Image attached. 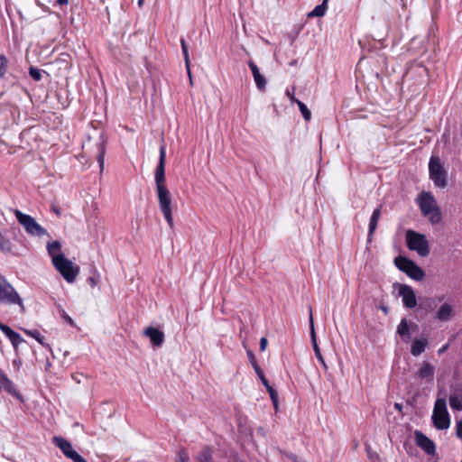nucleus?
Segmentation results:
<instances>
[{
  "instance_id": "obj_19",
  "label": "nucleus",
  "mask_w": 462,
  "mask_h": 462,
  "mask_svg": "<svg viewBox=\"0 0 462 462\" xmlns=\"http://www.w3.org/2000/svg\"><path fill=\"white\" fill-rule=\"evenodd\" d=\"M310 337H311V342H312L313 349L315 352V356L318 359H321L322 355H321L320 349L318 346L317 339H316V333H315V328H314L311 310H310Z\"/></svg>"
},
{
  "instance_id": "obj_7",
  "label": "nucleus",
  "mask_w": 462,
  "mask_h": 462,
  "mask_svg": "<svg viewBox=\"0 0 462 462\" xmlns=\"http://www.w3.org/2000/svg\"><path fill=\"white\" fill-rule=\"evenodd\" d=\"M430 178L438 188L444 189L448 185V173L439 158L432 156L429 162Z\"/></svg>"
},
{
  "instance_id": "obj_32",
  "label": "nucleus",
  "mask_w": 462,
  "mask_h": 462,
  "mask_svg": "<svg viewBox=\"0 0 462 462\" xmlns=\"http://www.w3.org/2000/svg\"><path fill=\"white\" fill-rule=\"evenodd\" d=\"M296 104L298 105V106L302 114L303 118L306 121H310L311 119V113L309 110V108L306 106V105L303 102H301L300 100H296Z\"/></svg>"
},
{
  "instance_id": "obj_58",
  "label": "nucleus",
  "mask_w": 462,
  "mask_h": 462,
  "mask_svg": "<svg viewBox=\"0 0 462 462\" xmlns=\"http://www.w3.org/2000/svg\"><path fill=\"white\" fill-rule=\"evenodd\" d=\"M55 213H56L57 215H60V210H57V209H55Z\"/></svg>"
},
{
  "instance_id": "obj_23",
  "label": "nucleus",
  "mask_w": 462,
  "mask_h": 462,
  "mask_svg": "<svg viewBox=\"0 0 462 462\" xmlns=\"http://www.w3.org/2000/svg\"><path fill=\"white\" fill-rule=\"evenodd\" d=\"M61 244L59 241H52L47 244V251L49 255L51 257V262L53 263V259L57 256H64L63 254L60 253Z\"/></svg>"
},
{
  "instance_id": "obj_18",
  "label": "nucleus",
  "mask_w": 462,
  "mask_h": 462,
  "mask_svg": "<svg viewBox=\"0 0 462 462\" xmlns=\"http://www.w3.org/2000/svg\"><path fill=\"white\" fill-rule=\"evenodd\" d=\"M453 316V307L449 303H444L436 313V319L440 321H448Z\"/></svg>"
},
{
  "instance_id": "obj_34",
  "label": "nucleus",
  "mask_w": 462,
  "mask_h": 462,
  "mask_svg": "<svg viewBox=\"0 0 462 462\" xmlns=\"http://www.w3.org/2000/svg\"><path fill=\"white\" fill-rule=\"evenodd\" d=\"M264 386H265L267 392L270 394V397L272 399L273 406L277 409V407H278V395H277L276 391L270 385L269 383H267V385H264Z\"/></svg>"
},
{
  "instance_id": "obj_9",
  "label": "nucleus",
  "mask_w": 462,
  "mask_h": 462,
  "mask_svg": "<svg viewBox=\"0 0 462 462\" xmlns=\"http://www.w3.org/2000/svg\"><path fill=\"white\" fill-rule=\"evenodd\" d=\"M394 263L401 271L415 281H421L425 277L424 271L407 257L398 256L394 259Z\"/></svg>"
},
{
  "instance_id": "obj_48",
  "label": "nucleus",
  "mask_w": 462,
  "mask_h": 462,
  "mask_svg": "<svg viewBox=\"0 0 462 462\" xmlns=\"http://www.w3.org/2000/svg\"><path fill=\"white\" fill-rule=\"evenodd\" d=\"M319 361L321 363V365H323V367H324L325 369H328V365H327V364H326V362H325V360H324L323 356L321 357V359H319Z\"/></svg>"
},
{
  "instance_id": "obj_39",
  "label": "nucleus",
  "mask_w": 462,
  "mask_h": 462,
  "mask_svg": "<svg viewBox=\"0 0 462 462\" xmlns=\"http://www.w3.org/2000/svg\"><path fill=\"white\" fill-rule=\"evenodd\" d=\"M29 74L36 81H39L42 79V73H41L40 69H38L36 68L31 67L30 70H29Z\"/></svg>"
},
{
  "instance_id": "obj_30",
  "label": "nucleus",
  "mask_w": 462,
  "mask_h": 462,
  "mask_svg": "<svg viewBox=\"0 0 462 462\" xmlns=\"http://www.w3.org/2000/svg\"><path fill=\"white\" fill-rule=\"evenodd\" d=\"M12 248L13 245L9 238L0 233V251L7 254L12 252Z\"/></svg>"
},
{
  "instance_id": "obj_25",
  "label": "nucleus",
  "mask_w": 462,
  "mask_h": 462,
  "mask_svg": "<svg viewBox=\"0 0 462 462\" xmlns=\"http://www.w3.org/2000/svg\"><path fill=\"white\" fill-rule=\"evenodd\" d=\"M380 216H381V208H377L374 210V212L371 216V218H370L369 232H368L369 236H371L374 234V232L375 231Z\"/></svg>"
},
{
  "instance_id": "obj_3",
  "label": "nucleus",
  "mask_w": 462,
  "mask_h": 462,
  "mask_svg": "<svg viewBox=\"0 0 462 462\" xmlns=\"http://www.w3.org/2000/svg\"><path fill=\"white\" fill-rule=\"evenodd\" d=\"M0 304H16L21 308L22 312L25 311L22 298L17 293L15 289L2 275H0Z\"/></svg>"
},
{
  "instance_id": "obj_54",
  "label": "nucleus",
  "mask_w": 462,
  "mask_h": 462,
  "mask_svg": "<svg viewBox=\"0 0 462 462\" xmlns=\"http://www.w3.org/2000/svg\"><path fill=\"white\" fill-rule=\"evenodd\" d=\"M258 431L261 432L262 435L264 434L263 429L262 427L258 429Z\"/></svg>"
},
{
  "instance_id": "obj_28",
  "label": "nucleus",
  "mask_w": 462,
  "mask_h": 462,
  "mask_svg": "<svg viewBox=\"0 0 462 462\" xmlns=\"http://www.w3.org/2000/svg\"><path fill=\"white\" fill-rule=\"evenodd\" d=\"M24 333L27 334L28 336L35 338L41 345H42L43 346H45L49 350H51V346L44 342V337L40 333L39 330H37V329H33V330L24 329Z\"/></svg>"
},
{
  "instance_id": "obj_49",
  "label": "nucleus",
  "mask_w": 462,
  "mask_h": 462,
  "mask_svg": "<svg viewBox=\"0 0 462 462\" xmlns=\"http://www.w3.org/2000/svg\"><path fill=\"white\" fill-rule=\"evenodd\" d=\"M319 361L321 363V365H323V367H324L325 369H328V365H327V364H326V362H325V360H324L323 356L321 357V359H319Z\"/></svg>"
},
{
  "instance_id": "obj_31",
  "label": "nucleus",
  "mask_w": 462,
  "mask_h": 462,
  "mask_svg": "<svg viewBox=\"0 0 462 462\" xmlns=\"http://www.w3.org/2000/svg\"><path fill=\"white\" fill-rule=\"evenodd\" d=\"M327 10V5L325 3L317 5L310 13H309L308 17H321L325 14Z\"/></svg>"
},
{
  "instance_id": "obj_52",
  "label": "nucleus",
  "mask_w": 462,
  "mask_h": 462,
  "mask_svg": "<svg viewBox=\"0 0 462 462\" xmlns=\"http://www.w3.org/2000/svg\"><path fill=\"white\" fill-rule=\"evenodd\" d=\"M381 309H382V310H383L385 314H387V312H388V309H387V307L383 306Z\"/></svg>"
},
{
  "instance_id": "obj_51",
  "label": "nucleus",
  "mask_w": 462,
  "mask_h": 462,
  "mask_svg": "<svg viewBox=\"0 0 462 462\" xmlns=\"http://www.w3.org/2000/svg\"><path fill=\"white\" fill-rule=\"evenodd\" d=\"M394 407H395V409H397V410L401 411L402 406V404H400V403H395V404H394Z\"/></svg>"
},
{
  "instance_id": "obj_2",
  "label": "nucleus",
  "mask_w": 462,
  "mask_h": 462,
  "mask_svg": "<svg viewBox=\"0 0 462 462\" xmlns=\"http://www.w3.org/2000/svg\"><path fill=\"white\" fill-rule=\"evenodd\" d=\"M421 214L428 217L432 225H437L441 221V213L437 205V201L430 192L423 191L417 199Z\"/></svg>"
},
{
  "instance_id": "obj_6",
  "label": "nucleus",
  "mask_w": 462,
  "mask_h": 462,
  "mask_svg": "<svg viewBox=\"0 0 462 462\" xmlns=\"http://www.w3.org/2000/svg\"><path fill=\"white\" fill-rule=\"evenodd\" d=\"M52 264L68 282H73L79 273V267L74 265L65 255L55 257Z\"/></svg>"
},
{
  "instance_id": "obj_61",
  "label": "nucleus",
  "mask_w": 462,
  "mask_h": 462,
  "mask_svg": "<svg viewBox=\"0 0 462 462\" xmlns=\"http://www.w3.org/2000/svg\"><path fill=\"white\" fill-rule=\"evenodd\" d=\"M461 462H462V460H461Z\"/></svg>"
},
{
  "instance_id": "obj_55",
  "label": "nucleus",
  "mask_w": 462,
  "mask_h": 462,
  "mask_svg": "<svg viewBox=\"0 0 462 462\" xmlns=\"http://www.w3.org/2000/svg\"><path fill=\"white\" fill-rule=\"evenodd\" d=\"M144 0H138L139 6H142L143 5Z\"/></svg>"
},
{
  "instance_id": "obj_46",
  "label": "nucleus",
  "mask_w": 462,
  "mask_h": 462,
  "mask_svg": "<svg viewBox=\"0 0 462 462\" xmlns=\"http://www.w3.org/2000/svg\"><path fill=\"white\" fill-rule=\"evenodd\" d=\"M79 376H82V374H73V375H72V378H73L77 383H79L81 381H80V377H79Z\"/></svg>"
},
{
  "instance_id": "obj_40",
  "label": "nucleus",
  "mask_w": 462,
  "mask_h": 462,
  "mask_svg": "<svg viewBox=\"0 0 462 462\" xmlns=\"http://www.w3.org/2000/svg\"><path fill=\"white\" fill-rule=\"evenodd\" d=\"M0 329L2 332L9 338L12 334L14 332L9 326L5 324H0Z\"/></svg>"
},
{
  "instance_id": "obj_17",
  "label": "nucleus",
  "mask_w": 462,
  "mask_h": 462,
  "mask_svg": "<svg viewBox=\"0 0 462 462\" xmlns=\"http://www.w3.org/2000/svg\"><path fill=\"white\" fill-rule=\"evenodd\" d=\"M97 160L100 168V172H102L104 171L106 153V142L102 134L99 135L98 140L97 142Z\"/></svg>"
},
{
  "instance_id": "obj_5",
  "label": "nucleus",
  "mask_w": 462,
  "mask_h": 462,
  "mask_svg": "<svg viewBox=\"0 0 462 462\" xmlns=\"http://www.w3.org/2000/svg\"><path fill=\"white\" fill-rule=\"evenodd\" d=\"M406 244L410 250L415 251L421 257L430 254V245L426 236L413 230L406 232Z\"/></svg>"
},
{
  "instance_id": "obj_10",
  "label": "nucleus",
  "mask_w": 462,
  "mask_h": 462,
  "mask_svg": "<svg viewBox=\"0 0 462 462\" xmlns=\"http://www.w3.org/2000/svg\"><path fill=\"white\" fill-rule=\"evenodd\" d=\"M414 437L416 445L420 448L428 456L436 455L435 443L425 434L420 430H415Z\"/></svg>"
},
{
  "instance_id": "obj_37",
  "label": "nucleus",
  "mask_w": 462,
  "mask_h": 462,
  "mask_svg": "<svg viewBox=\"0 0 462 462\" xmlns=\"http://www.w3.org/2000/svg\"><path fill=\"white\" fill-rule=\"evenodd\" d=\"M67 457L70 458L73 462H87L85 458H83L76 450L72 449L69 454L66 456Z\"/></svg>"
},
{
  "instance_id": "obj_16",
  "label": "nucleus",
  "mask_w": 462,
  "mask_h": 462,
  "mask_svg": "<svg viewBox=\"0 0 462 462\" xmlns=\"http://www.w3.org/2000/svg\"><path fill=\"white\" fill-rule=\"evenodd\" d=\"M428 345L427 337L414 338L411 346V354L413 356H420L425 351Z\"/></svg>"
},
{
  "instance_id": "obj_53",
  "label": "nucleus",
  "mask_w": 462,
  "mask_h": 462,
  "mask_svg": "<svg viewBox=\"0 0 462 462\" xmlns=\"http://www.w3.org/2000/svg\"><path fill=\"white\" fill-rule=\"evenodd\" d=\"M296 64H297V60H294L291 62H290L291 66H295Z\"/></svg>"
},
{
  "instance_id": "obj_57",
  "label": "nucleus",
  "mask_w": 462,
  "mask_h": 462,
  "mask_svg": "<svg viewBox=\"0 0 462 462\" xmlns=\"http://www.w3.org/2000/svg\"><path fill=\"white\" fill-rule=\"evenodd\" d=\"M411 327H412V328H418V325H417V324H415V323H412V324H411Z\"/></svg>"
},
{
  "instance_id": "obj_41",
  "label": "nucleus",
  "mask_w": 462,
  "mask_h": 462,
  "mask_svg": "<svg viewBox=\"0 0 462 462\" xmlns=\"http://www.w3.org/2000/svg\"><path fill=\"white\" fill-rule=\"evenodd\" d=\"M457 437L462 439V420L457 422Z\"/></svg>"
},
{
  "instance_id": "obj_15",
  "label": "nucleus",
  "mask_w": 462,
  "mask_h": 462,
  "mask_svg": "<svg viewBox=\"0 0 462 462\" xmlns=\"http://www.w3.org/2000/svg\"><path fill=\"white\" fill-rule=\"evenodd\" d=\"M248 66L252 71V74H253V77H254V79L257 88L260 91H264L265 88H266L265 78L260 73V70H259L257 65L254 61H252V60L248 61Z\"/></svg>"
},
{
  "instance_id": "obj_13",
  "label": "nucleus",
  "mask_w": 462,
  "mask_h": 462,
  "mask_svg": "<svg viewBox=\"0 0 462 462\" xmlns=\"http://www.w3.org/2000/svg\"><path fill=\"white\" fill-rule=\"evenodd\" d=\"M143 334L148 337L154 346H161L164 342V333L153 327H148L143 330Z\"/></svg>"
},
{
  "instance_id": "obj_12",
  "label": "nucleus",
  "mask_w": 462,
  "mask_h": 462,
  "mask_svg": "<svg viewBox=\"0 0 462 462\" xmlns=\"http://www.w3.org/2000/svg\"><path fill=\"white\" fill-rule=\"evenodd\" d=\"M449 405L454 411H462V383H456L451 387Z\"/></svg>"
},
{
  "instance_id": "obj_14",
  "label": "nucleus",
  "mask_w": 462,
  "mask_h": 462,
  "mask_svg": "<svg viewBox=\"0 0 462 462\" xmlns=\"http://www.w3.org/2000/svg\"><path fill=\"white\" fill-rule=\"evenodd\" d=\"M435 367L429 362H423L421 367L415 374L420 379H425L427 383H431L434 379Z\"/></svg>"
},
{
  "instance_id": "obj_21",
  "label": "nucleus",
  "mask_w": 462,
  "mask_h": 462,
  "mask_svg": "<svg viewBox=\"0 0 462 462\" xmlns=\"http://www.w3.org/2000/svg\"><path fill=\"white\" fill-rule=\"evenodd\" d=\"M213 449L205 446L197 455L196 462H214L213 461Z\"/></svg>"
},
{
  "instance_id": "obj_36",
  "label": "nucleus",
  "mask_w": 462,
  "mask_h": 462,
  "mask_svg": "<svg viewBox=\"0 0 462 462\" xmlns=\"http://www.w3.org/2000/svg\"><path fill=\"white\" fill-rule=\"evenodd\" d=\"M9 340L12 342V345L14 346V348H17L18 346L24 341L23 338L20 336V334H18L15 331L9 337Z\"/></svg>"
},
{
  "instance_id": "obj_8",
  "label": "nucleus",
  "mask_w": 462,
  "mask_h": 462,
  "mask_svg": "<svg viewBox=\"0 0 462 462\" xmlns=\"http://www.w3.org/2000/svg\"><path fill=\"white\" fill-rule=\"evenodd\" d=\"M13 212L27 234L33 236H42L47 234L46 229L40 226L32 216L24 214L19 209H14Z\"/></svg>"
},
{
  "instance_id": "obj_24",
  "label": "nucleus",
  "mask_w": 462,
  "mask_h": 462,
  "mask_svg": "<svg viewBox=\"0 0 462 462\" xmlns=\"http://www.w3.org/2000/svg\"><path fill=\"white\" fill-rule=\"evenodd\" d=\"M397 333L404 341H408L411 337L410 326L405 319H402L397 327Z\"/></svg>"
},
{
  "instance_id": "obj_35",
  "label": "nucleus",
  "mask_w": 462,
  "mask_h": 462,
  "mask_svg": "<svg viewBox=\"0 0 462 462\" xmlns=\"http://www.w3.org/2000/svg\"><path fill=\"white\" fill-rule=\"evenodd\" d=\"M365 451L367 453L368 458L371 462H379L380 457L379 455L372 450V448L369 444L365 445Z\"/></svg>"
},
{
  "instance_id": "obj_33",
  "label": "nucleus",
  "mask_w": 462,
  "mask_h": 462,
  "mask_svg": "<svg viewBox=\"0 0 462 462\" xmlns=\"http://www.w3.org/2000/svg\"><path fill=\"white\" fill-rule=\"evenodd\" d=\"M189 455L185 448H181L177 452V457L175 462H189Z\"/></svg>"
},
{
  "instance_id": "obj_29",
  "label": "nucleus",
  "mask_w": 462,
  "mask_h": 462,
  "mask_svg": "<svg viewBox=\"0 0 462 462\" xmlns=\"http://www.w3.org/2000/svg\"><path fill=\"white\" fill-rule=\"evenodd\" d=\"M180 44H181L182 53H183V56H184V60H185V65H186V68H187L188 75L189 77L190 82L192 83L191 72H190V69H189V51H188V46H187L186 42H185L184 39L180 40Z\"/></svg>"
},
{
  "instance_id": "obj_50",
  "label": "nucleus",
  "mask_w": 462,
  "mask_h": 462,
  "mask_svg": "<svg viewBox=\"0 0 462 462\" xmlns=\"http://www.w3.org/2000/svg\"><path fill=\"white\" fill-rule=\"evenodd\" d=\"M448 348V345H445L444 346H442L439 351L438 353L440 355L442 353H444Z\"/></svg>"
},
{
  "instance_id": "obj_4",
  "label": "nucleus",
  "mask_w": 462,
  "mask_h": 462,
  "mask_svg": "<svg viewBox=\"0 0 462 462\" xmlns=\"http://www.w3.org/2000/svg\"><path fill=\"white\" fill-rule=\"evenodd\" d=\"M432 423L437 430H448L450 426V417L447 409V402L444 398L437 399L433 412Z\"/></svg>"
},
{
  "instance_id": "obj_27",
  "label": "nucleus",
  "mask_w": 462,
  "mask_h": 462,
  "mask_svg": "<svg viewBox=\"0 0 462 462\" xmlns=\"http://www.w3.org/2000/svg\"><path fill=\"white\" fill-rule=\"evenodd\" d=\"M4 388L12 395L16 397L18 400L23 402V396L20 394L19 392L16 391L14 384L12 381H10L8 378H4Z\"/></svg>"
},
{
  "instance_id": "obj_44",
  "label": "nucleus",
  "mask_w": 462,
  "mask_h": 462,
  "mask_svg": "<svg viewBox=\"0 0 462 462\" xmlns=\"http://www.w3.org/2000/svg\"><path fill=\"white\" fill-rule=\"evenodd\" d=\"M87 281L90 284L91 287H95L97 283V281L95 277H88Z\"/></svg>"
},
{
  "instance_id": "obj_56",
  "label": "nucleus",
  "mask_w": 462,
  "mask_h": 462,
  "mask_svg": "<svg viewBox=\"0 0 462 462\" xmlns=\"http://www.w3.org/2000/svg\"><path fill=\"white\" fill-rule=\"evenodd\" d=\"M437 300H438V301H441V300H442V298L439 297V298H437ZM432 301H436V299H435V298H434V299H432Z\"/></svg>"
},
{
  "instance_id": "obj_11",
  "label": "nucleus",
  "mask_w": 462,
  "mask_h": 462,
  "mask_svg": "<svg viewBox=\"0 0 462 462\" xmlns=\"http://www.w3.org/2000/svg\"><path fill=\"white\" fill-rule=\"evenodd\" d=\"M399 295L402 299L404 307L413 309L417 306L416 295L413 289L406 284H400Z\"/></svg>"
},
{
  "instance_id": "obj_26",
  "label": "nucleus",
  "mask_w": 462,
  "mask_h": 462,
  "mask_svg": "<svg viewBox=\"0 0 462 462\" xmlns=\"http://www.w3.org/2000/svg\"><path fill=\"white\" fill-rule=\"evenodd\" d=\"M380 216H381V208H377L374 210V212L371 216V218H370L369 232H368L369 236H371L374 234V232L375 231Z\"/></svg>"
},
{
  "instance_id": "obj_43",
  "label": "nucleus",
  "mask_w": 462,
  "mask_h": 462,
  "mask_svg": "<svg viewBox=\"0 0 462 462\" xmlns=\"http://www.w3.org/2000/svg\"><path fill=\"white\" fill-rule=\"evenodd\" d=\"M62 318L63 319L69 323V325L73 326L74 325V321L73 319L66 313V312H63L62 313Z\"/></svg>"
},
{
  "instance_id": "obj_38",
  "label": "nucleus",
  "mask_w": 462,
  "mask_h": 462,
  "mask_svg": "<svg viewBox=\"0 0 462 462\" xmlns=\"http://www.w3.org/2000/svg\"><path fill=\"white\" fill-rule=\"evenodd\" d=\"M7 69V59L4 55H0V79L4 77Z\"/></svg>"
},
{
  "instance_id": "obj_59",
  "label": "nucleus",
  "mask_w": 462,
  "mask_h": 462,
  "mask_svg": "<svg viewBox=\"0 0 462 462\" xmlns=\"http://www.w3.org/2000/svg\"><path fill=\"white\" fill-rule=\"evenodd\" d=\"M328 0H323L322 3H325V5H327V3H328Z\"/></svg>"
},
{
  "instance_id": "obj_60",
  "label": "nucleus",
  "mask_w": 462,
  "mask_h": 462,
  "mask_svg": "<svg viewBox=\"0 0 462 462\" xmlns=\"http://www.w3.org/2000/svg\"><path fill=\"white\" fill-rule=\"evenodd\" d=\"M37 1H38V3L40 4V0H37Z\"/></svg>"
},
{
  "instance_id": "obj_42",
  "label": "nucleus",
  "mask_w": 462,
  "mask_h": 462,
  "mask_svg": "<svg viewBox=\"0 0 462 462\" xmlns=\"http://www.w3.org/2000/svg\"><path fill=\"white\" fill-rule=\"evenodd\" d=\"M267 345H268L267 339L265 337H262L260 339V350L264 351L267 347Z\"/></svg>"
},
{
  "instance_id": "obj_22",
  "label": "nucleus",
  "mask_w": 462,
  "mask_h": 462,
  "mask_svg": "<svg viewBox=\"0 0 462 462\" xmlns=\"http://www.w3.org/2000/svg\"><path fill=\"white\" fill-rule=\"evenodd\" d=\"M52 442L63 452L65 456L73 449L70 442L61 437H53Z\"/></svg>"
},
{
  "instance_id": "obj_20",
  "label": "nucleus",
  "mask_w": 462,
  "mask_h": 462,
  "mask_svg": "<svg viewBox=\"0 0 462 462\" xmlns=\"http://www.w3.org/2000/svg\"><path fill=\"white\" fill-rule=\"evenodd\" d=\"M247 356H248V358L250 360V363L252 365V366L254 367L255 373L257 374V375L259 376V378L261 379L262 383L263 385H267V383H269V381L265 378L262 369L260 368V366L258 365L257 362H256V358L254 355V353L252 351H247Z\"/></svg>"
},
{
  "instance_id": "obj_47",
  "label": "nucleus",
  "mask_w": 462,
  "mask_h": 462,
  "mask_svg": "<svg viewBox=\"0 0 462 462\" xmlns=\"http://www.w3.org/2000/svg\"><path fill=\"white\" fill-rule=\"evenodd\" d=\"M57 3H58L60 5H68L69 0H57Z\"/></svg>"
},
{
  "instance_id": "obj_45",
  "label": "nucleus",
  "mask_w": 462,
  "mask_h": 462,
  "mask_svg": "<svg viewBox=\"0 0 462 462\" xmlns=\"http://www.w3.org/2000/svg\"><path fill=\"white\" fill-rule=\"evenodd\" d=\"M287 97L291 99L292 103H296V98L294 97V94L292 92H290V90H287L286 92Z\"/></svg>"
},
{
  "instance_id": "obj_1",
  "label": "nucleus",
  "mask_w": 462,
  "mask_h": 462,
  "mask_svg": "<svg viewBox=\"0 0 462 462\" xmlns=\"http://www.w3.org/2000/svg\"><path fill=\"white\" fill-rule=\"evenodd\" d=\"M165 158L166 145L160 147L159 162L154 171V180L156 184V192L158 197L159 208L171 228L174 227L172 215V199L171 193L165 183Z\"/></svg>"
}]
</instances>
